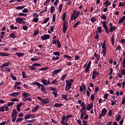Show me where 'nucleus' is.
Wrapping results in <instances>:
<instances>
[{
  "label": "nucleus",
  "mask_w": 125,
  "mask_h": 125,
  "mask_svg": "<svg viewBox=\"0 0 125 125\" xmlns=\"http://www.w3.org/2000/svg\"><path fill=\"white\" fill-rule=\"evenodd\" d=\"M66 15H67V13H66V12H64L62 14V21H63L62 31H63V34H65L66 31L68 30V26H67L68 25V21H67L65 20L66 19Z\"/></svg>",
  "instance_id": "nucleus-1"
},
{
  "label": "nucleus",
  "mask_w": 125,
  "mask_h": 125,
  "mask_svg": "<svg viewBox=\"0 0 125 125\" xmlns=\"http://www.w3.org/2000/svg\"><path fill=\"white\" fill-rule=\"evenodd\" d=\"M41 82L43 84H44V85H48V84H58V83H59V81H57V79H55L53 81L50 82V81L49 80L46 81V80L45 78H42L41 79Z\"/></svg>",
  "instance_id": "nucleus-2"
},
{
  "label": "nucleus",
  "mask_w": 125,
  "mask_h": 125,
  "mask_svg": "<svg viewBox=\"0 0 125 125\" xmlns=\"http://www.w3.org/2000/svg\"><path fill=\"white\" fill-rule=\"evenodd\" d=\"M80 14H81V12L80 11L74 10L72 16L70 17V20L71 21L76 20L78 17L80 16Z\"/></svg>",
  "instance_id": "nucleus-3"
},
{
  "label": "nucleus",
  "mask_w": 125,
  "mask_h": 125,
  "mask_svg": "<svg viewBox=\"0 0 125 125\" xmlns=\"http://www.w3.org/2000/svg\"><path fill=\"white\" fill-rule=\"evenodd\" d=\"M80 118L82 120H87L88 119V115L86 114V109L80 110Z\"/></svg>",
  "instance_id": "nucleus-4"
},
{
  "label": "nucleus",
  "mask_w": 125,
  "mask_h": 125,
  "mask_svg": "<svg viewBox=\"0 0 125 125\" xmlns=\"http://www.w3.org/2000/svg\"><path fill=\"white\" fill-rule=\"evenodd\" d=\"M74 83V80L73 79H70V80L66 81V85L65 87V90H69L72 87V84Z\"/></svg>",
  "instance_id": "nucleus-5"
},
{
  "label": "nucleus",
  "mask_w": 125,
  "mask_h": 125,
  "mask_svg": "<svg viewBox=\"0 0 125 125\" xmlns=\"http://www.w3.org/2000/svg\"><path fill=\"white\" fill-rule=\"evenodd\" d=\"M37 99L40 100L41 103H42L43 105H45V104H48V103H49V99H42V97H37Z\"/></svg>",
  "instance_id": "nucleus-6"
},
{
  "label": "nucleus",
  "mask_w": 125,
  "mask_h": 125,
  "mask_svg": "<svg viewBox=\"0 0 125 125\" xmlns=\"http://www.w3.org/2000/svg\"><path fill=\"white\" fill-rule=\"evenodd\" d=\"M40 66H42V64L39 63H33L32 65H29V67L31 70V71H35V70L37 69L36 67H40Z\"/></svg>",
  "instance_id": "nucleus-7"
},
{
  "label": "nucleus",
  "mask_w": 125,
  "mask_h": 125,
  "mask_svg": "<svg viewBox=\"0 0 125 125\" xmlns=\"http://www.w3.org/2000/svg\"><path fill=\"white\" fill-rule=\"evenodd\" d=\"M107 114V109L104 108L102 111L101 114L99 116V119H101L102 117H104L105 115Z\"/></svg>",
  "instance_id": "nucleus-8"
},
{
  "label": "nucleus",
  "mask_w": 125,
  "mask_h": 125,
  "mask_svg": "<svg viewBox=\"0 0 125 125\" xmlns=\"http://www.w3.org/2000/svg\"><path fill=\"white\" fill-rule=\"evenodd\" d=\"M102 23L103 24V27L104 29L106 34H109V30H108V26H107V23L105 21H102Z\"/></svg>",
  "instance_id": "nucleus-9"
},
{
  "label": "nucleus",
  "mask_w": 125,
  "mask_h": 125,
  "mask_svg": "<svg viewBox=\"0 0 125 125\" xmlns=\"http://www.w3.org/2000/svg\"><path fill=\"white\" fill-rule=\"evenodd\" d=\"M41 38L42 41H46L50 39V35H49V34H45L44 36H42Z\"/></svg>",
  "instance_id": "nucleus-10"
},
{
  "label": "nucleus",
  "mask_w": 125,
  "mask_h": 125,
  "mask_svg": "<svg viewBox=\"0 0 125 125\" xmlns=\"http://www.w3.org/2000/svg\"><path fill=\"white\" fill-rule=\"evenodd\" d=\"M22 20H26V19L20 17L16 18V23H18V24H21Z\"/></svg>",
  "instance_id": "nucleus-11"
},
{
  "label": "nucleus",
  "mask_w": 125,
  "mask_h": 125,
  "mask_svg": "<svg viewBox=\"0 0 125 125\" xmlns=\"http://www.w3.org/2000/svg\"><path fill=\"white\" fill-rule=\"evenodd\" d=\"M93 108V102L90 104H88L87 106H86V110L88 111H90Z\"/></svg>",
  "instance_id": "nucleus-12"
},
{
  "label": "nucleus",
  "mask_w": 125,
  "mask_h": 125,
  "mask_svg": "<svg viewBox=\"0 0 125 125\" xmlns=\"http://www.w3.org/2000/svg\"><path fill=\"white\" fill-rule=\"evenodd\" d=\"M99 75V72L95 71V70H94L92 72V79L93 80H94L97 76Z\"/></svg>",
  "instance_id": "nucleus-13"
},
{
  "label": "nucleus",
  "mask_w": 125,
  "mask_h": 125,
  "mask_svg": "<svg viewBox=\"0 0 125 125\" xmlns=\"http://www.w3.org/2000/svg\"><path fill=\"white\" fill-rule=\"evenodd\" d=\"M61 71H62V68H60L59 69L55 70L52 73V76L54 77V76L57 75L58 73H60Z\"/></svg>",
  "instance_id": "nucleus-14"
},
{
  "label": "nucleus",
  "mask_w": 125,
  "mask_h": 125,
  "mask_svg": "<svg viewBox=\"0 0 125 125\" xmlns=\"http://www.w3.org/2000/svg\"><path fill=\"white\" fill-rule=\"evenodd\" d=\"M19 94H20V92H13L10 94V96L12 97H17Z\"/></svg>",
  "instance_id": "nucleus-15"
},
{
  "label": "nucleus",
  "mask_w": 125,
  "mask_h": 125,
  "mask_svg": "<svg viewBox=\"0 0 125 125\" xmlns=\"http://www.w3.org/2000/svg\"><path fill=\"white\" fill-rule=\"evenodd\" d=\"M10 64V63L9 62H5L3 63L1 66H0V68H3V67H8Z\"/></svg>",
  "instance_id": "nucleus-16"
},
{
  "label": "nucleus",
  "mask_w": 125,
  "mask_h": 125,
  "mask_svg": "<svg viewBox=\"0 0 125 125\" xmlns=\"http://www.w3.org/2000/svg\"><path fill=\"white\" fill-rule=\"evenodd\" d=\"M81 107H82V109L81 110H86V104H84V103H81Z\"/></svg>",
  "instance_id": "nucleus-17"
},
{
  "label": "nucleus",
  "mask_w": 125,
  "mask_h": 125,
  "mask_svg": "<svg viewBox=\"0 0 125 125\" xmlns=\"http://www.w3.org/2000/svg\"><path fill=\"white\" fill-rule=\"evenodd\" d=\"M111 2L109 1L108 0H106L105 1V2L104 3V5H106L105 7H108L109 5H111Z\"/></svg>",
  "instance_id": "nucleus-18"
},
{
  "label": "nucleus",
  "mask_w": 125,
  "mask_h": 125,
  "mask_svg": "<svg viewBox=\"0 0 125 125\" xmlns=\"http://www.w3.org/2000/svg\"><path fill=\"white\" fill-rule=\"evenodd\" d=\"M40 108V105L39 104L37 105L36 107H35L32 110V112L33 113H35V112H37L38 110Z\"/></svg>",
  "instance_id": "nucleus-19"
},
{
  "label": "nucleus",
  "mask_w": 125,
  "mask_h": 125,
  "mask_svg": "<svg viewBox=\"0 0 125 125\" xmlns=\"http://www.w3.org/2000/svg\"><path fill=\"white\" fill-rule=\"evenodd\" d=\"M9 55L7 53L0 52V56L5 57V56H9Z\"/></svg>",
  "instance_id": "nucleus-20"
},
{
  "label": "nucleus",
  "mask_w": 125,
  "mask_h": 125,
  "mask_svg": "<svg viewBox=\"0 0 125 125\" xmlns=\"http://www.w3.org/2000/svg\"><path fill=\"white\" fill-rule=\"evenodd\" d=\"M94 56L97 58V61L98 62L99 61V59H100V54H97V53H95Z\"/></svg>",
  "instance_id": "nucleus-21"
},
{
  "label": "nucleus",
  "mask_w": 125,
  "mask_h": 125,
  "mask_svg": "<svg viewBox=\"0 0 125 125\" xmlns=\"http://www.w3.org/2000/svg\"><path fill=\"white\" fill-rule=\"evenodd\" d=\"M117 29V27H116L115 26H113L110 27L109 31L110 33H112V32H114L115 30Z\"/></svg>",
  "instance_id": "nucleus-22"
},
{
  "label": "nucleus",
  "mask_w": 125,
  "mask_h": 125,
  "mask_svg": "<svg viewBox=\"0 0 125 125\" xmlns=\"http://www.w3.org/2000/svg\"><path fill=\"white\" fill-rule=\"evenodd\" d=\"M125 20V16H124L123 17L121 18L119 20V24H121L123 23V22H124Z\"/></svg>",
  "instance_id": "nucleus-23"
},
{
  "label": "nucleus",
  "mask_w": 125,
  "mask_h": 125,
  "mask_svg": "<svg viewBox=\"0 0 125 125\" xmlns=\"http://www.w3.org/2000/svg\"><path fill=\"white\" fill-rule=\"evenodd\" d=\"M15 54L16 55H17L18 57H21V56H24V53H20V52L16 53Z\"/></svg>",
  "instance_id": "nucleus-24"
},
{
  "label": "nucleus",
  "mask_w": 125,
  "mask_h": 125,
  "mask_svg": "<svg viewBox=\"0 0 125 125\" xmlns=\"http://www.w3.org/2000/svg\"><path fill=\"white\" fill-rule=\"evenodd\" d=\"M13 116L17 117V111L15 109L13 110L11 117H13Z\"/></svg>",
  "instance_id": "nucleus-25"
},
{
  "label": "nucleus",
  "mask_w": 125,
  "mask_h": 125,
  "mask_svg": "<svg viewBox=\"0 0 125 125\" xmlns=\"http://www.w3.org/2000/svg\"><path fill=\"white\" fill-rule=\"evenodd\" d=\"M32 116H33L32 114H28L25 115L24 117V120H25L26 122H27V120L30 119Z\"/></svg>",
  "instance_id": "nucleus-26"
},
{
  "label": "nucleus",
  "mask_w": 125,
  "mask_h": 125,
  "mask_svg": "<svg viewBox=\"0 0 125 125\" xmlns=\"http://www.w3.org/2000/svg\"><path fill=\"white\" fill-rule=\"evenodd\" d=\"M61 106H63V104H62L56 103L54 105L53 107H55V108H57L58 107H61Z\"/></svg>",
  "instance_id": "nucleus-27"
},
{
  "label": "nucleus",
  "mask_w": 125,
  "mask_h": 125,
  "mask_svg": "<svg viewBox=\"0 0 125 125\" xmlns=\"http://www.w3.org/2000/svg\"><path fill=\"white\" fill-rule=\"evenodd\" d=\"M111 44L112 45L115 44V36L114 35L111 36Z\"/></svg>",
  "instance_id": "nucleus-28"
},
{
  "label": "nucleus",
  "mask_w": 125,
  "mask_h": 125,
  "mask_svg": "<svg viewBox=\"0 0 125 125\" xmlns=\"http://www.w3.org/2000/svg\"><path fill=\"white\" fill-rule=\"evenodd\" d=\"M81 24V21H78L76 23H75L73 25V28H77L79 25Z\"/></svg>",
  "instance_id": "nucleus-29"
},
{
  "label": "nucleus",
  "mask_w": 125,
  "mask_h": 125,
  "mask_svg": "<svg viewBox=\"0 0 125 125\" xmlns=\"http://www.w3.org/2000/svg\"><path fill=\"white\" fill-rule=\"evenodd\" d=\"M97 30H98V33H99V34H101V33H102V32H103V31L102 30V27H101V26H98L97 27Z\"/></svg>",
  "instance_id": "nucleus-30"
},
{
  "label": "nucleus",
  "mask_w": 125,
  "mask_h": 125,
  "mask_svg": "<svg viewBox=\"0 0 125 125\" xmlns=\"http://www.w3.org/2000/svg\"><path fill=\"white\" fill-rule=\"evenodd\" d=\"M10 38H11L12 39H15L16 38V35H15V33H12L10 35H9Z\"/></svg>",
  "instance_id": "nucleus-31"
},
{
  "label": "nucleus",
  "mask_w": 125,
  "mask_h": 125,
  "mask_svg": "<svg viewBox=\"0 0 125 125\" xmlns=\"http://www.w3.org/2000/svg\"><path fill=\"white\" fill-rule=\"evenodd\" d=\"M96 17H93L91 18V21L92 23H94L95 22H96Z\"/></svg>",
  "instance_id": "nucleus-32"
},
{
  "label": "nucleus",
  "mask_w": 125,
  "mask_h": 125,
  "mask_svg": "<svg viewBox=\"0 0 125 125\" xmlns=\"http://www.w3.org/2000/svg\"><path fill=\"white\" fill-rule=\"evenodd\" d=\"M62 7H63V4L61 3L60 5H59V12L62 11Z\"/></svg>",
  "instance_id": "nucleus-33"
},
{
  "label": "nucleus",
  "mask_w": 125,
  "mask_h": 125,
  "mask_svg": "<svg viewBox=\"0 0 125 125\" xmlns=\"http://www.w3.org/2000/svg\"><path fill=\"white\" fill-rule=\"evenodd\" d=\"M52 59L54 61H56V60H59V59H60V57H59V56H57L56 57L53 56Z\"/></svg>",
  "instance_id": "nucleus-34"
},
{
  "label": "nucleus",
  "mask_w": 125,
  "mask_h": 125,
  "mask_svg": "<svg viewBox=\"0 0 125 125\" xmlns=\"http://www.w3.org/2000/svg\"><path fill=\"white\" fill-rule=\"evenodd\" d=\"M55 11V8L54 7V6H51V10H50L51 13H54Z\"/></svg>",
  "instance_id": "nucleus-35"
},
{
  "label": "nucleus",
  "mask_w": 125,
  "mask_h": 125,
  "mask_svg": "<svg viewBox=\"0 0 125 125\" xmlns=\"http://www.w3.org/2000/svg\"><path fill=\"white\" fill-rule=\"evenodd\" d=\"M48 21H49V17H47L46 19H45L43 22L42 23V24H46V23L47 22H48Z\"/></svg>",
  "instance_id": "nucleus-36"
},
{
  "label": "nucleus",
  "mask_w": 125,
  "mask_h": 125,
  "mask_svg": "<svg viewBox=\"0 0 125 125\" xmlns=\"http://www.w3.org/2000/svg\"><path fill=\"white\" fill-rule=\"evenodd\" d=\"M102 48L103 50H107L105 42H104V43H103Z\"/></svg>",
  "instance_id": "nucleus-37"
},
{
  "label": "nucleus",
  "mask_w": 125,
  "mask_h": 125,
  "mask_svg": "<svg viewBox=\"0 0 125 125\" xmlns=\"http://www.w3.org/2000/svg\"><path fill=\"white\" fill-rule=\"evenodd\" d=\"M101 19H103V20H107V16L105 15H102L101 16Z\"/></svg>",
  "instance_id": "nucleus-38"
},
{
  "label": "nucleus",
  "mask_w": 125,
  "mask_h": 125,
  "mask_svg": "<svg viewBox=\"0 0 125 125\" xmlns=\"http://www.w3.org/2000/svg\"><path fill=\"white\" fill-rule=\"evenodd\" d=\"M107 50H103L101 52V54H103L104 57L106 56V51Z\"/></svg>",
  "instance_id": "nucleus-39"
},
{
  "label": "nucleus",
  "mask_w": 125,
  "mask_h": 125,
  "mask_svg": "<svg viewBox=\"0 0 125 125\" xmlns=\"http://www.w3.org/2000/svg\"><path fill=\"white\" fill-rule=\"evenodd\" d=\"M121 119H122V116H121L120 115H118L116 118L115 120L116 121H117V122H119V121H120Z\"/></svg>",
  "instance_id": "nucleus-40"
},
{
  "label": "nucleus",
  "mask_w": 125,
  "mask_h": 125,
  "mask_svg": "<svg viewBox=\"0 0 125 125\" xmlns=\"http://www.w3.org/2000/svg\"><path fill=\"white\" fill-rule=\"evenodd\" d=\"M24 7H25L23 6H19L17 7L16 8L18 10H21L23 9V8H24Z\"/></svg>",
  "instance_id": "nucleus-41"
},
{
  "label": "nucleus",
  "mask_w": 125,
  "mask_h": 125,
  "mask_svg": "<svg viewBox=\"0 0 125 125\" xmlns=\"http://www.w3.org/2000/svg\"><path fill=\"white\" fill-rule=\"evenodd\" d=\"M33 18H39V14L38 13H35L33 15Z\"/></svg>",
  "instance_id": "nucleus-42"
},
{
  "label": "nucleus",
  "mask_w": 125,
  "mask_h": 125,
  "mask_svg": "<svg viewBox=\"0 0 125 125\" xmlns=\"http://www.w3.org/2000/svg\"><path fill=\"white\" fill-rule=\"evenodd\" d=\"M41 90L42 92H44V93H45V88L44 87V86L42 85V86L41 88Z\"/></svg>",
  "instance_id": "nucleus-43"
},
{
  "label": "nucleus",
  "mask_w": 125,
  "mask_h": 125,
  "mask_svg": "<svg viewBox=\"0 0 125 125\" xmlns=\"http://www.w3.org/2000/svg\"><path fill=\"white\" fill-rule=\"evenodd\" d=\"M32 21L35 23H37L39 22V18H34Z\"/></svg>",
  "instance_id": "nucleus-44"
},
{
  "label": "nucleus",
  "mask_w": 125,
  "mask_h": 125,
  "mask_svg": "<svg viewBox=\"0 0 125 125\" xmlns=\"http://www.w3.org/2000/svg\"><path fill=\"white\" fill-rule=\"evenodd\" d=\"M22 76L23 79H26L27 78V76L26 75V72H25L24 71H23L22 72Z\"/></svg>",
  "instance_id": "nucleus-45"
},
{
  "label": "nucleus",
  "mask_w": 125,
  "mask_h": 125,
  "mask_svg": "<svg viewBox=\"0 0 125 125\" xmlns=\"http://www.w3.org/2000/svg\"><path fill=\"white\" fill-rule=\"evenodd\" d=\"M57 46L58 47V48H60L61 47V44L60 43V42H59V40H57Z\"/></svg>",
  "instance_id": "nucleus-46"
},
{
  "label": "nucleus",
  "mask_w": 125,
  "mask_h": 125,
  "mask_svg": "<svg viewBox=\"0 0 125 125\" xmlns=\"http://www.w3.org/2000/svg\"><path fill=\"white\" fill-rule=\"evenodd\" d=\"M66 77H67V74H63L61 79V81H64V80H65V78H66Z\"/></svg>",
  "instance_id": "nucleus-47"
},
{
  "label": "nucleus",
  "mask_w": 125,
  "mask_h": 125,
  "mask_svg": "<svg viewBox=\"0 0 125 125\" xmlns=\"http://www.w3.org/2000/svg\"><path fill=\"white\" fill-rule=\"evenodd\" d=\"M11 77L14 81H16V80H17V78H16V77L13 76V74L12 73H11Z\"/></svg>",
  "instance_id": "nucleus-48"
},
{
  "label": "nucleus",
  "mask_w": 125,
  "mask_h": 125,
  "mask_svg": "<svg viewBox=\"0 0 125 125\" xmlns=\"http://www.w3.org/2000/svg\"><path fill=\"white\" fill-rule=\"evenodd\" d=\"M62 98H63V99H64V100H68V99H67V95H66V94H62Z\"/></svg>",
  "instance_id": "nucleus-49"
},
{
  "label": "nucleus",
  "mask_w": 125,
  "mask_h": 125,
  "mask_svg": "<svg viewBox=\"0 0 125 125\" xmlns=\"http://www.w3.org/2000/svg\"><path fill=\"white\" fill-rule=\"evenodd\" d=\"M12 118V123H14V122H15V121H16V118H17V116H11Z\"/></svg>",
  "instance_id": "nucleus-50"
},
{
  "label": "nucleus",
  "mask_w": 125,
  "mask_h": 125,
  "mask_svg": "<svg viewBox=\"0 0 125 125\" xmlns=\"http://www.w3.org/2000/svg\"><path fill=\"white\" fill-rule=\"evenodd\" d=\"M59 2V0H55V2H54V5L55 6H57Z\"/></svg>",
  "instance_id": "nucleus-51"
},
{
  "label": "nucleus",
  "mask_w": 125,
  "mask_h": 125,
  "mask_svg": "<svg viewBox=\"0 0 125 125\" xmlns=\"http://www.w3.org/2000/svg\"><path fill=\"white\" fill-rule=\"evenodd\" d=\"M53 54L56 55V56H60V53L59 52H53Z\"/></svg>",
  "instance_id": "nucleus-52"
},
{
  "label": "nucleus",
  "mask_w": 125,
  "mask_h": 125,
  "mask_svg": "<svg viewBox=\"0 0 125 125\" xmlns=\"http://www.w3.org/2000/svg\"><path fill=\"white\" fill-rule=\"evenodd\" d=\"M125 2H120L119 4V7H121V6H125Z\"/></svg>",
  "instance_id": "nucleus-53"
},
{
  "label": "nucleus",
  "mask_w": 125,
  "mask_h": 125,
  "mask_svg": "<svg viewBox=\"0 0 125 125\" xmlns=\"http://www.w3.org/2000/svg\"><path fill=\"white\" fill-rule=\"evenodd\" d=\"M94 94H92L90 96V100L91 101H93L94 100Z\"/></svg>",
  "instance_id": "nucleus-54"
},
{
  "label": "nucleus",
  "mask_w": 125,
  "mask_h": 125,
  "mask_svg": "<svg viewBox=\"0 0 125 125\" xmlns=\"http://www.w3.org/2000/svg\"><path fill=\"white\" fill-rule=\"evenodd\" d=\"M19 16H27V14H24L23 13H19Z\"/></svg>",
  "instance_id": "nucleus-55"
},
{
  "label": "nucleus",
  "mask_w": 125,
  "mask_h": 125,
  "mask_svg": "<svg viewBox=\"0 0 125 125\" xmlns=\"http://www.w3.org/2000/svg\"><path fill=\"white\" fill-rule=\"evenodd\" d=\"M12 105H14V102H9L7 104L8 107H10V106H12Z\"/></svg>",
  "instance_id": "nucleus-56"
},
{
  "label": "nucleus",
  "mask_w": 125,
  "mask_h": 125,
  "mask_svg": "<svg viewBox=\"0 0 125 125\" xmlns=\"http://www.w3.org/2000/svg\"><path fill=\"white\" fill-rule=\"evenodd\" d=\"M63 57H65V58H68V59L71 60L72 59V57H70L68 56V55H64L63 56Z\"/></svg>",
  "instance_id": "nucleus-57"
},
{
  "label": "nucleus",
  "mask_w": 125,
  "mask_h": 125,
  "mask_svg": "<svg viewBox=\"0 0 125 125\" xmlns=\"http://www.w3.org/2000/svg\"><path fill=\"white\" fill-rule=\"evenodd\" d=\"M4 106L0 107V112H4Z\"/></svg>",
  "instance_id": "nucleus-58"
},
{
  "label": "nucleus",
  "mask_w": 125,
  "mask_h": 125,
  "mask_svg": "<svg viewBox=\"0 0 125 125\" xmlns=\"http://www.w3.org/2000/svg\"><path fill=\"white\" fill-rule=\"evenodd\" d=\"M108 115L109 116V117H111L112 116V109H110L109 111L108 112Z\"/></svg>",
  "instance_id": "nucleus-59"
},
{
  "label": "nucleus",
  "mask_w": 125,
  "mask_h": 125,
  "mask_svg": "<svg viewBox=\"0 0 125 125\" xmlns=\"http://www.w3.org/2000/svg\"><path fill=\"white\" fill-rule=\"evenodd\" d=\"M89 68L88 66L86 67L85 70H84V72L85 73H87L89 71Z\"/></svg>",
  "instance_id": "nucleus-60"
},
{
  "label": "nucleus",
  "mask_w": 125,
  "mask_h": 125,
  "mask_svg": "<svg viewBox=\"0 0 125 125\" xmlns=\"http://www.w3.org/2000/svg\"><path fill=\"white\" fill-rule=\"evenodd\" d=\"M5 71L6 72H11V68H9V67H6L5 68Z\"/></svg>",
  "instance_id": "nucleus-61"
},
{
  "label": "nucleus",
  "mask_w": 125,
  "mask_h": 125,
  "mask_svg": "<svg viewBox=\"0 0 125 125\" xmlns=\"http://www.w3.org/2000/svg\"><path fill=\"white\" fill-rule=\"evenodd\" d=\"M125 59L123 58V68L125 69Z\"/></svg>",
  "instance_id": "nucleus-62"
},
{
  "label": "nucleus",
  "mask_w": 125,
  "mask_h": 125,
  "mask_svg": "<svg viewBox=\"0 0 125 125\" xmlns=\"http://www.w3.org/2000/svg\"><path fill=\"white\" fill-rule=\"evenodd\" d=\"M36 121V119H32L31 120H27V123H34Z\"/></svg>",
  "instance_id": "nucleus-63"
},
{
  "label": "nucleus",
  "mask_w": 125,
  "mask_h": 125,
  "mask_svg": "<svg viewBox=\"0 0 125 125\" xmlns=\"http://www.w3.org/2000/svg\"><path fill=\"white\" fill-rule=\"evenodd\" d=\"M121 75H122L123 76H125V69H123V70L121 71Z\"/></svg>",
  "instance_id": "nucleus-64"
}]
</instances>
